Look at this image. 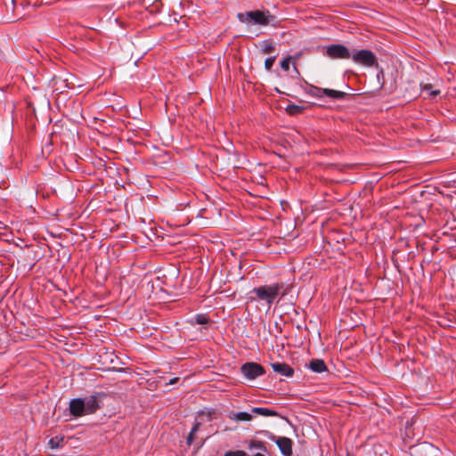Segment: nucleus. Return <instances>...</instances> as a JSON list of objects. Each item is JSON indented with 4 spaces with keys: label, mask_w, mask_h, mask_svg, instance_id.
I'll return each mask as SVG.
<instances>
[{
    "label": "nucleus",
    "mask_w": 456,
    "mask_h": 456,
    "mask_svg": "<svg viewBox=\"0 0 456 456\" xmlns=\"http://www.w3.org/2000/svg\"><path fill=\"white\" fill-rule=\"evenodd\" d=\"M241 373L249 380H253L265 374L264 368L256 362H247L241 366Z\"/></svg>",
    "instance_id": "obj_5"
},
{
    "label": "nucleus",
    "mask_w": 456,
    "mask_h": 456,
    "mask_svg": "<svg viewBox=\"0 0 456 456\" xmlns=\"http://www.w3.org/2000/svg\"><path fill=\"white\" fill-rule=\"evenodd\" d=\"M200 426V422H196L193 425V427H192L189 436H187L186 443H187L188 445H191L193 443V436L199 430Z\"/></svg>",
    "instance_id": "obj_17"
},
{
    "label": "nucleus",
    "mask_w": 456,
    "mask_h": 456,
    "mask_svg": "<svg viewBox=\"0 0 456 456\" xmlns=\"http://www.w3.org/2000/svg\"><path fill=\"white\" fill-rule=\"evenodd\" d=\"M248 449L250 451H253V450H258L259 452H265V453H267V449L265 447V444L264 442L262 441H257V440H252L249 442V444H248Z\"/></svg>",
    "instance_id": "obj_14"
},
{
    "label": "nucleus",
    "mask_w": 456,
    "mask_h": 456,
    "mask_svg": "<svg viewBox=\"0 0 456 456\" xmlns=\"http://www.w3.org/2000/svg\"><path fill=\"white\" fill-rule=\"evenodd\" d=\"M228 418L235 422H246L250 421L253 419V415L246 411H230Z\"/></svg>",
    "instance_id": "obj_11"
},
{
    "label": "nucleus",
    "mask_w": 456,
    "mask_h": 456,
    "mask_svg": "<svg viewBox=\"0 0 456 456\" xmlns=\"http://www.w3.org/2000/svg\"><path fill=\"white\" fill-rule=\"evenodd\" d=\"M195 319L196 322L199 324H206L208 322V319L203 314L197 315Z\"/></svg>",
    "instance_id": "obj_22"
},
{
    "label": "nucleus",
    "mask_w": 456,
    "mask_h": 456,
    "mask_svg": "<svg viewBox=\"0 0 456 456\" xmlns=\"http://www.w3.org/2000/svg\"><path fill=\"white\" fill-rule=\"evenodd\" d=\"M85 411V404L83 398L72 399L69 403V411L73 416L86 415Z\"/></svg>",
    "instance_id": "obj_8"
},
{
    "label": "nucleus",
    "mask_w": 456,
    "mask_h": 456,
    "mask_svg": "<svg viewBox=\"0 0 456 456\" xmlns=\"http://www.w3.org/2000/svg\"><path fill=\"white\" fill-rule=\"evenodd\" d=\"M247 453L244 451H229L224 453V456H246Z\"/></svg>",
    "instance_id": "obj_21"
},
{
    "label": "nucleus",
    "mask_w": 456,
    "mask_h": 456,
    "mask_svg": "<svg viewBox=\"0 0 456 456\" xmlns=\"http://www.w3.org/2000/svg\"><path fill=\"white\" fill-rule=\"evenodd\" d=\"M275 60H276V57L275 56H272V57H268L265 61V68L266 69V70H271L272 67L273 66L274 62H275Z\"/></svg>",
    "instance_id": "obj_19"
},
{
    "label": "nucleus",
    "mask_w": 456,
    "mask_h": 456,
    "mask_svg": "<svg viewBox=\"0 0 456 456\" xmlns=\"http://www.w3.org/2000/svg\"><path fill=\"white\" fill-rule=\"evenodd\" d=\"M303 108L297 105H289L288 107V112L291 115H297L302 111Z\"/></svg>",
    "instance_id": "obj_18"
},
{
    "label": "nucleus",
    "mask_w": 456,
    "mask_h": 456,
    "mask_svg": "<svg viewBox=\"0 0 456 456\" xmlns=\"http://www.w3.org/2000/svg\"><path fill=\"white\" fill-rule=\"evenodd\" d=\"M251 412L264 417H273L278 415L275 411L265 407H254L252 408Z\"/></svg>",
    "instance_id": "obj_13"
},
{
    "label": "nucleus",
    "mask_w": 456,
    "mask_h": 456,
    "mask_svg": "<svg viewBox=\"0 0 456 456\" xmlns=\"http://www.w3.org/2000/svg\"><path fill=\"white\" fill-rule=\"evenodd\" d=\"M325 54L331 59H349L351 52L342 45H331L326 47Z\"/></svg>",
    "instance_id": "obj_6"
},
{
    "label": "nucleus",
    "mask_w": 456,
    "mask_h": 456,
    "mask_svg": "<svg viewBox=\"0 0 456 456\" xmlns=\"http://www.w3.org/2000/svg\"><path fill=\"white\" fill-rule=\"evenodd\" d=\"M238 20L245 24H254L259 26L272 25L276 27L278 20L276 17L270 13L269 11H250L245 12H240L237 14Z\"/></svg>",
    "instance_id": "obj_1"
},
{
    "label": "nucleus",
    "mask_w": 456,
    "mask_h": 456,
    "mask_svg": "<svg viewBox=\"0 0 456 456\" xmlns=\"http://www.w3.org/2000/svg\"><path fill=\"white\" fill-rule=\"evenodd\" d=\"M259 46L264 54H269L275 50V45L269 40L260 42Z\"/></svg>",
    "instance_id": "obj_15"
},
{
    "label": "nucleus",
    "mask_w": 456,
    "mask_h": 456,
    "mask_svg": "<svg viewBox=\"0 0 456 456\" xmlns=\"http://www.w3.org/2000/svg\"><path fill=\"white\" fill-rule=\"evenodd\" d=\"M176 380H177V378L173 379H171V380L169 381V384H171V385H172V384H175V383L176 382Z\"/></svg>",
    "instance_id": "obj_25"
},
{
    "label": "nucleus",
    "mask_w": 456,
    "mask_h": 456,
    "mask_svg": "<svg viewBox=\"0 0 456 456\" xmlns=\"http://www.w3.org/2000/svg\"><path fill=\"white\" fill-rule=\"evenodd\" d=\"M83 403L85 404L84 412H86V415L95 412L99 408L97 398L94 395L83 398Z\"/></svg>",
    "instance_id": "obj_10"
},
{
    "label": "nucleus",
    "mask_w": 456,
    "mask_h": 456,
    "mask_svg": "<svg viewBox=\"0 0 456 456\" xmlns=\"http://www.w3.org/2000/svg\"><path fill=\"white\" fill-rule=\"evenodd\" d=\"M271 366L274 372L284 377H291L294 373L293 369L287 363L273 362Z\"/></svg>",
    "instance_id": "obj_9"
},
{
    "label": "nucleus",
    "mask_w": 456,
    "mask_h": 456,
    "mask_svg": "<svg viewBox=\"0 0 456 456\" xmlns=\"http://www.w3.org/2000/svg\"><path fill=\"white\" fill-rule=\"evenodd\" d=\"M355 63L366 66L372 67L376 63V56L370 50H354L351 52L350 57Z\"/></svg>",
    "instance_id": "obj_3"
},
{
    "label": "nucleus",
    "mask_w": 456,
    "mask_h": 456,
    "mask_svg": "<svg viewBox=\"0 0 456 456\" xmlns=\"http://www.w3.org/2000/svg\"><path fill=\"white\" fill-rule=\"evenodd\" d=\"M309 368L316 373H322L327 370V366L324 361L321 359H314L309 363Z\"/></svg>",
    "instance_id": "obj_12"
},
{
    "label": "nucleus",
    "mask_w": 456,
    "mask_h": 456,
    "mask_svg": "<svg viewBox=\"0 0 456 456\" xmlns=\"http://www.w3.org/2000/svg\"><path fill=\"white\" fill-rule=\"evenodd\" d=\"M314 94L316 97L327 96V97H330L332 99H342L345 96V93L342 91H338V90L329 89V88H319V87L314 88Z\"/></svg>",
    "instance_id": "obj_7"
},
{
    "label": "nucleus",
    "mask_w": 456,
    "mask_h": 456,
    "mask_svg": "<svg viewBox=\"0 0 456 456\" xmlns=\"http://www.w3.org/2000/svg\"><path fill=\"white\" fill-rule=\"evenodd\" d=\"M280 291V286L277 283L271 285H265L254 288L252 292L256 297L267 304L268 309L272 304L275 301Z\"/></svg>",
    "instance_id": "obj_2"
},
{
    "label": "nucleus",
    "mask_w": 456,
    "mask_h": 456,
    "mask_svg": "<svg viewBox=\"0 0 456 456\" xmlns=\"http://www.w3.org/2000/svg\"><path fill=\"white\" fill-rule=\"evenodd\" d=\"M252 456H266L265 452H257L253 454Z\"/></svg>",
    "instance_id": "obj_24"
},
{
    "label": "nucleus",
    "mask_w": 456,
    "mask_h": 456,
    "mask_svg": "<svg viewBox=\"0 0 456 456\" xmlns=\"http://www.w3.org/2000/svg\"><path fill=\"white\" fill-rule=\"evenodd\" d=\"M264 433L266 435V436L269 439H271L277 444V446L279 447V450L281 451V453L283 456H291L292 455L293 442L290 438H288L286 436L276 437L275 436H273L272 433H270L268 431H265Z\"/></svg>",
    "instance_id": "obj_4"
},
{
    "label": "nucleus",
    "mask_w": 456,
    "mask_h": 456,
    "mask_svg": "<svg viewBox=\"0 0 456 456\" xmlns=\"http://www.w3.org/2000/svg\"><path fill=\"white\" fill-rule=\"evenodd\" d=\"M421 90L423 93H427L428 95L433 97L440 94L439 90H432V86L430 84L421 86Z\"/></svg>",
    "instance_id": "obj_16"
},
{
    "label": "nucleus",
    "mask_w": 456,
    "mask_h": 456,
    "mask_svg": "<svg viewBox=\"0 0 456 456\" xmlns=\"http://www.w3.org/2000/svg\"><path fill=\"white\" fill-rule=\"evenodd\" d=\"M424 445H419V446H414L412 449L414 450V452H418L419 449H421V447H423Z\"/></svg>",
    "instance_id": "obj_23"
},
{
    "label": "nucleus",
    "mask_w": 456,
    "mask_h": 456,
    "mask_svg": "<svg viewBox=\"0 0 456 456\" xmlns=\"http://www.w3.org/2000/svg\"><path fill=\"white\" fill-rule=\"evenodd\" d=\"M291 57L288 56L281 61V67L283 70L288 71L289 69Z\"/></svg>",
    "instance_id": "obj_20"
}]
</instances>
